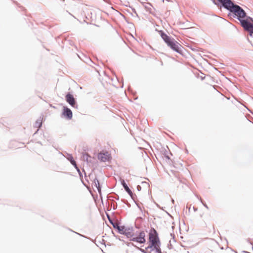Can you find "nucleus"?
<instances>
[{
	"mask_svg": "<svg viewBox=\"0 0 253 253\" xmlns=\"http://www.w3.org/2000/svg\"><path fill=\"white\" fill-rule=\"evenodd\" d=\"M230 3L229 4H226L224 7L233 12L238 17L242 26L246 31L249 32L250 36L253 37V19L249 17L246 20H242L241 18L246 16L245 11L239 6L235 5L231 0Z\"/></svg>",
	"mask_w": 253,
	"mask_h": 253,
	"instance_id": "1",
	"label": "nucleus"
},
{
	"mask_svg": "<svg viewBox=\"0 0 253 253\" xmlns=\"http://www.w3.org/2000/svg\"><path fill=\"white\" fill-rule=\"evenodd\" d=\"M132 227H126L123 235L126 236L127 238H130V241L135 242L140 244H144L146 242L145 233L144 231L133 232Z\"/></svg>",
	"mask_w": 253,
	"mask_h": 253,
	"instance_id": "2",
	"label": "nucleus"
},
{
	"mask_svg": "<svg viewBox=\"0 0 253 253\" xmlns=\"http://www.w3.org/2000/svg\"><path fill=\"white\" fill-rule=\"evenodd\" d=\"M148 243L150 244L149 248L154 247L156 245L161 244L158 232L154 228H152L150 230Z\"/></svg>",
	"mask_w": 253,
	"mask_h": 253,
	"instance_id": "3",
	"label": "nucleus"
},
{
	"mask_svg": "<svg viewBox=\"0 0 253 253\" xmlns=\"http://www.w3.org/2000/svg\"><path fill=\"white\" fill-rule=\"evenodd\" d=\"M167 44L173 50L178 53L180 52L181 46L174 40L172 39Z\"/></svg>",
	"mask_w": 253,
	"mask_h": 253,
	"instance_id": "4",
	"label": "nucleus"
},
{
	"mask_svg": "<svg viewBox=\"0 0 253 253\" xmlns=\"http://www.w3.org/2000/svg\"><path fill=\"white\" fill-rule=\"evenodd\" d=\"M62 115L67 119L70 120L72 118L73 113L71 109L66 106H64Z\"/></svg>",
	"mask_w": 253,
	"mask_h": 253,
	"instance_id": "5",
	"label": "nucleus"
},
{
	"mask_svg": "<svg viewBox=\"0 0 253 253\" xmlns=\"http://www.w3.org/2000/svg\"><path fill=\"white\" fill-rule=\"evenodd\" d=\"M66 101L73 107L77 108L78 105L74 96H65Z\"/></svg>",
	"mask_w": 253,
	"mask_h": 253,
	"instance_id": "6",
	"label": "nucleus"
},
{
	"mask_svg": "<svg viewBox=\"0 0 253 253\" xmlns=\"http://www.w3.org/2000/svg\"><path fill=\"white\" fill-rule=\"evenodd\" d=\"M121 184L125 191L129 194L132 199H134V197H136V195L132 193L124 180H123L121 181Z\"/></svg>",
	"mask_w": 253,
	"mask_h": 253,
	"instance_id": "7",
	"label": "nucleus"
},
{
	"mask_svg": "<svg viewBox=\"0 0 253 253\" xmlns=\"http://www.w3.org/2000/svg\"><path fill=\"white\" fill-rule=\"evenodd\" d=\"M92 186L96 187L98 191V193L101 194V187L99 184L98 179L96 177H95L93 179Z\"/></svg>",
	"mask_w": 253,
	"mask_h": 253,
	"instance_id": "8",
	"label": "nucleus"
},
{
	"mask_svg": "<svg viewBox=\"0 0 253 253\" xmlns=\"http://www.w3.org/2000/svg\"><path fill=\"white\" fill-rule=\"evenodd\" d=\"M107 153H106V154L102 153H99L98 156V159L103 162L107 161L109 159L108 155H107Z\"/></svg>",
	"mask_w": 253,
	"mask_h": 253,
	"instance_id": "9",
	"label": "nucleus"
},
{
	"mask_svg": "<svg viewBox=\"0 0 253 253\" xmlns=\"http://www.w3.org/2000/svg\"><path fill=\"white\" fill-rule=\"evenodd\" d=\"M125 228L126 227L125 226H120L119 223L117 225H114V228L117 229L118 233L122 235H123L124 233Z\"/></svg>",
	"mask_w": 253,
	"mask_h": 253,
	"instance_id": "10",
	"label": "nucleus"
},
{
	"mask_svg": "<svg viewBox=\"0 0 253 253\" xmlns=\"http://www.w3.org/2000/svg\"><path fill=\"white\" fill-rule=\"evenodd\" d=\"M42 126V120L41 118L38 119L35 122L34 124V127H37L38 129H37V131L35 132L37 133L38 131L39 130V129L41 128V127Z\"/></svg>",
	"mask_w": 253,
	"mask_h": 253,
	"instance_id": "11",
	"label": "nucleus"
},
{
	"mask_svg": "<svg viewBox=\"0 0 253 253\" xmlns=\"http://www.w3.org/2000/svg\"><path fill=\"white\" fill-rule=\"evenodd\" d=\"M215 4H216L215 0H211ZM219 2H220L222 5L225 7L226 6V4H230V0H217Z\"/></svg>",
	"mask_w": 253,
	"mask_h": 253,
	"instance_id": "12",
	"label": "nucleus"
},
{
	"mask_svg": "<svg viewBox=\"0 0 253 253\" xmlns=\"http://www.w3.org/2000/svg\"><path fill=\"white\" fill-rule=\"evenodd\" d=\"M161 37L164 41L168 44L172 40L169 36L164 33L161 34Z\"/></svg>",
	"mask_w": 253,
	"mask_h": 253,
	"instance_id": "13",
	"label": "nucleus"
},
{
	"mask_svg": "<svg viewBox=\"0 0 253 253\" xmlns=\"http://www.w3.org/2000/svg\"><path fill=\"white\" fill-rule=\"evenodd\" d=\"M161 244L155 245L153 248V251H155L156 253H162L160 248Z\"/></svg>",
	"mask_w": 253,
	"mask_h": 253,
	"instance_id": "14",
	"label": "nucleus"
},
{
	"mask_svg": "<svg viewBox=\"0 0 253 253\" xmlns=\"http://www.w3.org/2000/svg\"><path fill=\"white\" fill-rule=\"evenodd\" d=\"M106 215L108 220L109 221L110 223L113 226V227L114 225L115 226V225H117L118 224V223L114 222L108 214L107 213Z\"/></svg>",
	"mask_w": 253,
	"mask_h": 253,
	"instance_id": "15",
	"label": "nucleus"
},
{
	"mask_svg": "<svg viewBox=\"0 0 253 253\" xmlns=\"http://www.w3.org/2000/svg\"><path fill=\"white\" fill-rule=\"evenodd\" d=\"M67 159L70 161L71 164L75 163V161L74 160L73 157L71 154H68Z\"/></svg>",
	"mask_w": 253,
	"mask_h": 253,
	"instance_id": "16",
	"label": "nucleus"
},
{
	"mask_svg": "<svg viewBox=\"0 0 253 253\" xmlns=\"http://www.w3.org/2000/svg\"><path fill=\"white\" fill-rule=\"evenodd\" d=\"M89 158H90V156L88 154L86 153L84 155L83 159H84V161H85L87 162H88Z\"/></svg>",
	"mask_w": 253,
	"mask_h": 253,
	"instance_id": "17",
	"label": "nucleus"
},
{
	"mask_svg": "<svg viewBox=\"0 0 253 253\" xmlns=\"http://www.w3.org/2000/svg\"><path fill=\"white\" fill-rule=\"evenodd\" d=\"M126 96L127 98V99L130 102H132L133 100H136L138 98V96L135 97V96H133V98H129L128 97V96Z\"/></svg>",
	"mask_w": 253,
	"mask_h": 253,
	"instance_id": "18",
	"label": "nucleus"
},
{
	"mask_svg": "<svg viewBox=\"0 0 253 253\" xmlns=\"http://www.w3.org/2000/svg\"><path fill=\"white\" fill-rule=\"evenodd\" d=\"M135 247H136L137 249H138L142 253H151V252H148L146 251L144 249L140 248H139L138 247H136V246H135Z\"/></svg>",
	"mask_w": 253,
	"mask_h": 253,
	"instance_id": "19",
	"label": "nucleus"
},
{
	"mask_svg": "<svg viewBox=\"0 0 253 253\" xmlns=\"http://www.w3.org/2000/svg\"><path fill=\"white\" fill-rule=\"evenodd\" d=\"M168 152L167 150H165V152H164V155H165V157L168 160H169L170 159V158L169 157V156L168 155Z\"/></svg>",
	"mask_w": 253,
	"mask_h": 253,
	"instance_id": "20",
	"label": "nucleus"
},
{
	"mask_svg": "<svg viewBox=\"0 0 253 253\" xmlns=\"http://www.w3.org/2000/svg\"><path fill=\"white\" fill-rule=\"evenodd\" d=\"M200 201L201 202L202 204L203 205V206H204L206 208H207V209H209V207H208V206H207V205L205 203L203 202V201H202V198H200Z\"/></svg>",
	"mask_w": 253,
	"mask_h": 253,
	"instance_id": "21",
	"label": "nucleus"
},
{
	"mask_svg": "<svg viewBox=\"0 0 253 253\" xmlns=\"http://www.w3.org/2000/svg\"><path fill=\"white\" fill-rule=\"evenodd\" d=\"M134 198H135V197L134 198V199H133V200H134V202L135 203L136 205H137V206L139 208V209L141 211H142L141 207H140V205L136 201H135Z\"/></svg>",
	"mask_w": 253,
	"mask_h": 253,
	"instance_id": "22",
	"label": "nucleus"
},
{
	"mask_svg": "<svg viewBox=\"0 0 253 253\" xmlns=\"http://www.w3.org/2000/svg\"><path fill=\"white\" fill-rule=\"evenodd\" d=\"M76 170L78 171L80 178H81L82 177H83V174L81 172V171H80V169H76Z\"/></svg>",
	"mask_w": 253,
	"mask_h": 253,
	"instance_id": "23",
	"label": "nucleus"
},
{
	"mask_svg": "<svg viewBox=\"0 0 253 253\" xmlns=\"http://www.w3.org/2000/svg\"><path fill=\"white\" fill-rule=\"evenodd\" d=\"M149 247H150V244H149V245L148 247H146L145 250H146L147 251V250H148V249H151V251H153L154 247H152L150 248H149Z\"/></svg>",
	"mask_w": 253,
	"mask_h": 253,
	"instance_id": "24",
	"label": "nucleus"
},
{
	"mask_svg": "<svg viewBox=\"0 0 253 253\" xmlns=\"http://www.w3.org/2000/svg\"><path fill=\"white\" fill-rule=\"evenodd\" d=\"M72 165L74 167V168L76 169H79V167H78L77 165V163H76V161L75 162V163H73V164H72Z\"/></svg>",
	"mask_w": 253,
	"mask_h": 253,
	"instance_id": "25",
	"label": "nucleus"
},
{
	"mask_svg": "<svg viewBox=\"0 0 253 253\" xmlns=\"http://www.w3.org/2000/svg\"><path fill=\"white\" fill-rule=\"evenodd\" d=\"M72 165L74 167V168L76 169H79V167H78L77 165V163H76V161L75 162V163H73V164H72Z\"/></svg>",
	"mask_w": 253,
	"mask_h": 253,
	"instance_id": "26",
	"label": "nucleus"
},
{
	"mask_svg": "<svg viewBox=\"0 0 253 253\" xmlns=\"http://www.w3.org/2000/svg\"><path fill=\"white\" fill-rule=\"evenodd\" d=\"M72 165L74 167V168L76 169H79V167H78L77 165V163H76V161L75 162V163H73V164H72Z\"/></svg>",
	"mask_w": 253,
	"mask_h": 253,
	"instance_id": "27",
	"label": "nucleus"
},
{
	"mask_svg": "<svg viewBox=\"0 0 253 253\" xmlns=\"http://www.w3.org/2000/svg\"><path fill=\"white\" fill-rule=\"evenodd\" d=\"M113 198L117 200H118L119 199V197L118 195L115 194V196L113 197Z\"/></svg>",
	"mask_w": 253,
	"mask_h": 253,
	"instance_id": "28",
	"label": "nucleus"
},
{
	"mask_svg": "<svg viewBox=\"0 0 253 253\" xmlns=\"http://www.w3.org/2000/svg\"><path fill=\"white\" fill-rule=\"evenodd\" d=\"M210 88H211V90H213V91H214L215 92H217L218 91L216 90V89L215 88V87L214 86H211Z\"/></svg>",
	"mask_w": 253,
	"mask_h": 253,
	"instance_id": "29",
	"label": "nucleus"
},
{
	"mask_svg": "<svg viewBox=\"0 0 253 253\" xmlns=\"http://www.w3.org/2000/svg\"><path fill=\"white\" fill-rule=\"evenodd\" d=\"M136 189L138 191H140L141 190V187L140 185H137Z\"/></svg>",
	"mask_w": 253,
	"mask_h": 253,
	"instance_id": "30",
	"label": "nucleus"
},
{
	"mask_svg": "<svg viewBox=\"0 0 253 253\" xmlns=\"http://www.w3.org/2000/svg\"><path fill=\"white\" fill-rule=\"evenodd\" d=\"M117 208V204L114 205H113V209L116 210Z\"/></svg>",
	"mask_w": 253,
	"mask_h": 253,
	"instance_id": "31",
	"label": "nucleus"
},
{
	"mask_svg": "<svg viewBox=\"0 0 253 253\" xmlns=\"http://www.w3.org/2000/svg\"><path fill=\"white\" fill-rule=\"evenodd\" d=\"M193 210L194 211H197L198 210V209L197 208H195V207H193Z\"/></svg>",
	"mask_w": 253,
	"mask_h": 253,
	"instance_id": "32",
	"label": "nucleus"
},
{
	"mask_svg": "<svg viewBox=\"0 0 253 253\" xmlns=\"http://www.w3.org/2000/svg\"><path fill=\"white\" fill-rule=\"evenodd\" d=\"M225 98H226L227 100H229L230 99V97H228L227 96H224Z\"/></svg>",
	"mask_w": 253,
	"mask_h": 253,
	"instance_id": "33",
	"label": "nucleus"
},
{
	"mask_svg": "<svg viewBox=\"0 0 253 253\" xmlns=\"http://www.w3.org/2000/svg\"><path fill=\"white\" fill-rule=\"evenodd\" d=\"M232 98H233L235 101H237V100H236V99L234 97V96H235L232 95Z\"/></svg>",
	"mask_w": 253,
	"mask_h": 253,
	"instance_id": "34",
	"label": "nucleus"
},
{
	"mask_svg": "<svg viewBox=\"0 0 253 253\" xmlns=\"http://www.w3.org/2000/svg\"><path fill=\"white\" fill-rule=\"evenodd\" d=\"M75 233H76V232H75ZM78 234L80 235V236H83V237H85V236H84L82 235H81V234H79V233H78Z\"/></svg>",
	"mask_w": 253,
	"mask_h": 253,
	"instance_id": "35",
	"label": "nucleus"
},
{
	"mask_svg": "<svg viewBox=\"0 0 253 253\" xmlns=\"http://www.w3.org/2000/svg\"><path fill=\"white\" fill-rule=\"evenodd\" d=\"M157 207H159V208L161 209H163L162 208H161L158 205H157Z\"/></svg>",
	"mask_w": 253,
	"mask_h": 253,
	"instance_id": "36",
	"label": "nucleus"
},
{
	"mask_svg": "<svg viewBox=\"0 0 253 253\" xmlns=\"http://www.w3.org/2000/svg\"><path fill=\"white\" fill-rule=\"evenodd\" d=\"M171 202H172L173 203H174V200H173V199H171Z\"/></svg>",
	"mask_w": 253,
	"mask_h": 253,
	"instance_id": "37",
	"label": "nucleus"
},
{
	"mask_svg": "<svg viewBox=\"0 0 253 253\" xmlns=\"http://www.w3.org/2000/svg\"><path fill=\"white\" fill-rule=\"evenodd\" d=\"M83 171L84 172L85 176H86V173H85V172L84 169L83 170Z\"/></svg>",
	"mask_w": 253,
	"mask_h": 253,
	"instance_id": "38",
	"label": "nucleus"
},
{
	"mask_svg": "<svg viewBox=\"0 0 253 253\" xmlns=\"http://www.w3.org/2000/svg\"><path fill=\"white\" fill-rule=\"evenodd\" d=\"M91 176L92 177V178H93L92 175H89L90 178L91 177Z\"/></svg>",
	"mask_w": 253,
	"mask_h": 253,
	"instance_id": "39",
	"label": "nucleus"
},
{
	"mask_svg": "<svg viewBox=\"0 0 253 253\" xmlns=\"http://www.w3.org/2000/svg\"><path fill=\"white\" fill-rule=\"evenodd\" d=\"M38 143L42 144L41 142H38Z\"/></svg>",
	"mask_w": 253,
	"mask_h": 253,
	"instance_id": "40",
	"label": "nucleus"
},
{
	"mask_svg": "<svg viewBox=\"0 0 253 253\" xmlns=\"http://www.w3.org/2000/svg\"><path fill=\"white\" fill-rule=\"evenodd\" d=\"M83 183L84 184V185H85V183H84L83 181Z\"/></svg>",
	"mask_w": 253,
	"mask_h": 253,
	"instance_id": "41",
	"label": "nucleus"
}]
</instances>
